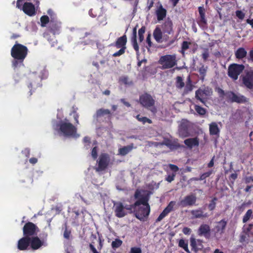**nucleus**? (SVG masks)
I'll return each mask as SVG.
<instances>
[{
  "label": "nucleus",
  "instance_id": "c756f323",
  "mask_svg": "<svg viewBox=\"0 0 253 253\" xmlns=\"http://www.w3.org/2000/svg\"><path fill=\"white\" fill-rule=\"evenodd\" d=\"M127 42V37L126 35H124L123 36L118 38L115 43V46L117 48L120 47H126V45Z\"/></svg>",
  "mask_w": 253,
  "mask_h": 253
},
{
  "label": "nucleus",
  "instance_id": "f704fd0d",
  "mask_svg": "<svg viewBox=\"0 0 253 253\" xmlns=\"http://www.w3.org/2000/svg\"><path fill=\"white\" fill-rule=\"evenodd\" d=\"M133 149V144L124 146L119 149V154L122 156H125L130 152Z\"/></svg>",
  "mask_w": 253,
  "mask_h": 253
},
{
  "label": "nucleus",
  "instance_id": "a19ab883",
  "mask_svg": "<svg viewBox=\"0 0 253 253\" xmlns=\"http://www.w3.org/2000/svg\"><path fill=\"white\" fill-rule=\"evenodd\" d=\"M217 200L216 197H214L210 201L208 205V208L210 211H212L215 209Z\"/></svg>",
  "mask_w": 253,
  "mask_h": 253
},
{
  "label": "nucleus",
  "instance_id": "e2e57ef3",
  "mask_svg": "<svg viewBox=\"0 0 253 253\" xmlns=\"http://www.w3.org/2000/svg\"><path fill=\"white\" fill-rule=\"evenodd\" d=\"M202 58L204 61H206L209 57L208 49H206L202 54Z\"/></svg>",
  "mask_w": 253,
  "mask_h": 253
},
{
  "label": "nucleus",
  "instance_id": "49530a36",
  "mask_svg": "<svg viewBox=\"0 0 253 253\" xmlns=\"http://www.w3.org/2000/svg\"><path fill=\"white\" fill-rule=\"evenodd\" d=\"M136 118L138 121L142 122L143 124H145L146 123H148L149 124L152 123L151 120L146 117H141L140 115H137Z\"/></svg>",
  "mask_w": 253,
  "mask_h": 253
},
{
  "label": "nucleus",
  "instance_id": "a211bd4d",
  "mask_svg": "<svg viewBox=\"0 0 253 253\" xmlns=\"http://www.w3.org/2000/svg\"><path fill=\"white\" fill-rule=\"evenodd\" d=\"M114 207L115 215L117 217H123L127 214V212L125 210L124 206L122 202H118L114 203Z\"/></svg>",
  "mask_w": 253,
  "mask_h": 253
},
{
  "label": "nucleus",
  "instance_id": "603ef678",
  "mask_svg": "<svg viewBox=\"0 0 253 253\" xmlns=\"http://www.w3.org/2000/svg\"><path fill=\"white\" fill-rule=\"evenodd\" d=\"M215 91L218 93L220 98H223L225 96L227 99V91L225 92L222 88L219 87L216 88Z\"/></svg>",
  "mask_w": 253,
  "mask_h": 253
},
{
  "label": "nucleus",
  "instance_id": "bb28decb",
  "mask_svg": "<svg viewBox=\"0 0 253 253\" xmlns=\"http://www.w3.org/2000/svg\"><path fill=\"white\" fill-rule=\"evenodd\" d=\"M184 143L188 148L191 149L193 147L199 146V139L197 137L188 138L184 141Z\"/></svg>",
  "mask_w": 253,
  "mask_h": 253
},
{
  "label": "nucleus",
  "instance_id": "a878e982",
  "mask_svg": "<svg viewBox=\"0 0 253 253\" xmlns=\"http://www.w3.org/2000/svg\"><path fill=\"white\" fill-rule=\"evenodd\" d=\"M137 25L133 29L132 37L131 38V42L135 51L138 52L139 47L137 42Z\"/></svg>",
  "mask_w": 253,
  "mask_h": 253
},
{
  "label": "nucleus",
  "instance_id": "c03bdc74",
  "mask_svg": "<svg viewBox=\"0 0 253 253\" xmlns=\"http://www.w3.org/2000/svg\"><path fill=\"white\" fill-rule=\"evenodd\" d=\"M120 81L125 85H132L133 84L132 81L130 80L127 76H122L120 78Z\"/></svg>",
  "mask_w": 253,
  "mask_h": 253
},
{
  "label": "nucleus",
  "instance_id": "c9c22d12",
  "mask_svg": "<svg viewBox=\"0 0 253 253\" xmlns=\"http://www.w3.org/2000/svg\"><path fill=\"white\" fill-rule=\"evenodd\" d=\"M188 242L187 240L183 239H180L178 241V247L182 248L187 253H191L188 249Z\"/></svg>",
  "mask_w": 253,
  "mask_h": 253
},
{
  "label": "nucleus",
  "instance_id": "9b49d317",
  "mask_svg": "<svg viewBox=\"0 0 253 253\" xmlns=\"http://www.w3.org/2000/svg\"><path fill=\"white\" fill-rule=\"evenodd\" d=\"M240 78L242 79L243 84L249 89L253 88V68H251L249 70L245 71V74L242 75Z\"/></svg>",
  "mask_w": 253,
  "mask_h": 253
},
{
  "label": "nucleus",
  "instance_id": "3c124183",
  "mask_svg": "<svg viewBox=\"0 0 253 253\" xmlns=\"http://www.w3.org/2000/svg\"><path fill=\"white\" fill-rule=\"evenodd\" d=\"M169 213V212L166 209H164L160 213L158 217L156 219V222H159L161 221L164 218L168 215Z\"/></svg>",
  "mask_w": 253,
  "mask_h": 253
},
{
  "label": "nucleus",
  "instance_id": "4be33fe9",
  "mask_svg": "<svg viewBox=\"0 0 253 253\" xmlns=\"http://www.w3.org/2000/svg\"><path fill=\"white\" fill-rule=\"evenodd\" d=\"M198 234L200 236H204L206 239H209L211 236V229L209 225L201 224L198 230Z\"/></svg>",
  "mask_w": 253,
  "mask_h": 253
},
{
  "label": "nucleus",
  "instance_id": "2f4dec72",
  "mask_svg": "<svg viewBox=\"0 0 253 253\" xmlns=\"http://www.w3.org/2000/svg\"><path fill=\"white\" fill-rule=\"evenodd\" d=\"M247 55V51L244 47H239L235 52V57L238 59H243Z\"/></svg>",
  "mask_w": 253,
  "mask_h": 253
},
{
  "label": "nucleus",
  "instance_id": "39448f33",
  "mask_svg": "<svg viewBox=\"0 0 253 253\" xmlns=\"http://www.w3.org/2000/svg\"><path fill=\"white\" fill-rule=\"evenodd\" d=\"M175 54H167L160 57L158 63L162 65L163 70L170 69L177 65Z\"/></svg>",
  "mask_w": 253,
  "mask_h": 253
},
{
  "label": "nucleus",
  "instance_id": "864d4df0",
  "mask_svg": "<svg viewBox=\"0 0 253 253\" xmlns=\"http://www.w3.org/2000/svg\"><path fill=\"white\" fill-rule=\"evenodd\" d=\"M175 201H170L168 205L165 208L169 213L173 210L174 206L175 205Z\"/></svg>",
  "mask_w": 253,
  "mask_h": 253
},
{
  "label": "nucleus",
  "instance_id": "8fccbe9b",
  "mask_svg": "<svg viewBox=\"0 0 253 253\" xmlns=\"http://www.w3.org/2000/svg\"><path fill=\"white\" fill-rule=\"evenodd\" d=\"M207 67H205L204 65H203L201 67H200L199 69V73L201 76V79L202 80H204L205 77L207 73Z\"/></svg>",
  "mask_w": 253,
  "mask_h": 253
},
{
  "label": "nucleus",
  "instance_id": "6e6d98bb",
  "mask_svg": "<svg viewBox=\"0 0 253 253\" xmlns=\"http://www.w3.org/2000/svg\"><path fill=\"white\" fill-rule=\"evenodd\" d=\"M212 173L211 171H209L205 173H203L200 175L199 177V179H201V180H203L206 179L207 177H209Z\"/></svg>",
  "mask_w": 253,
  "mask_h": 253
},
{
  "label": "nucleus",
  "instance_id": "393cba45",
  "mask_svg": "<svg viewBox=\"0 0 253 253\" xmlns=\"http://www.w3.org/2000/svg\"><path fill=\"white\" fill-rule=\"evenodd\" d=\"M95 115L96 118L107 116V118L109 120H111L112 117V113L109 109L101 108L96 111Z\"/></svg>",
  "mask_w": 253,
  "mask_h": 253
},
{
  "label": "nucleus",
  "instance_id": "6ab92c4d",
  "mask_svg": "<svg viewBox=\"0 0 253 253\" xmlns=\"http://www.w3.org/2000/svg\"><path fill=\"white\" fill-rule=\"evenodd\" d=\"M161 144L166 145L171 150H176L183 147L178 143V140L176 138L173 140L166 139L162 142Z\"/></svg>",
  "mask_w": 253,
  "mask_h": 253
},
{
  "label": "nucleus",
  "instance_id": "6e6552de",
  "mask_svg": "<svg viewBox=\"0 0 253 253\" xmlns=\"http://www.w3.org/2000/svg\"><path fill=\"white\" fill-rule=\"evenodd\" d=\"M227 100L230 102L245 104L249 102V99L240 93H235L232 91H227Z\"/></svg>",
  "mask_w": 253,
  "mask_h": 253
},
{
  "label": "nucleus",
  "instance_id": "f03ea898",
  "mask_svg": "<svg viewBox=\"0 0 253 253\" xmlns=\"http://www.w3.org/2000/svg\"><path fill=\"white\" fill-rule=\"evenodd\" d=\"M59 131L64 136L78 137L77 128L72 124L66 121H61L58 125Z\"/></svg>",
  "mask_w": 253,
  "mask_h": 253
},
{
  "label": "nucleus",
  "instance_id": "de8ad7c7",
  "mask_svg": "<svg viewBox=\"0 0 253 253\" xmlns=\"http://www.w3.org/2000/svg\"><path fill=\"white\" fill-rule=\"evenodd\" d=\"M146 28L145 26H142L138 32V40L139 42H142L144 40V34L145 32Z\"/></svg>",
  "mask_w": 253,
  "mask_h": 253
},
{
  "label": "nucleus",
  "instance_id": "e433bc0d",
  "mask_svg": "<svg viewBox=\"0 0 253 253\" xmlns=\"http://www.w3.org/2000/svg\"><path fill=\"white\" fill-rule=\"evenodd\" d=\"M141 201H138L137 200L132 205H126L125 207V210H128L129 211V213H132L134 212L133 210H135V209L136 207L140 206V203H143V202H140Z\"/></svg>",
  "mask_w": 253,
  "mask_h": 253
},
{
  "label": "nucleus",
  "instance_id": "79ce46f5",
  "mask_svg": "<svg viewBox=\"0 0 253 253\" xmlns=\"http://www.w3.org/2000/svg\"><path fill=\"white\" fill-rule=\"evenodd\" d=\"M191 42L187 41H183L181 44L180 53L184 56L185 51L189 48Z\"/></svg>",
  "mask_w": 253,
  "mask_h": 253
},
{
  "label": "nucleus",
  "instance_id": "680f3d73",
  "mask_svg": "<svg viewBox=\"0 0 253 253\" xmlns=\"http://www.w3.org/2000/svg\"><path fill=\"white\" fill-rule=\"evenodd\" d=\"M71 231L68 230L67 228H66V229L64 232L63 236L65 239L69 240L70 239V236L71 235Z\"/></svg>",
  "mask_w": 253,
  "mask_h": 253
},
{
  "label": "nucleus",
  "instance_id": "c85d7f7f",
  "mask_svg": "<svg viewBox=\"0 0 253 253\" xmlns=\"http://www.w3.org/2000/svg\"><path fill=\"white\" fill-rule=\"evenodd\" d=\"M193 87L194 86L192 84L190 76L189 75L186 79V81L185 84L183 93L186 94L189 93L193 90Z\"/></svg>",
  "mask_w": 253,
  "mask_h": 253
},
{
  "label": "nucleus",
  "instance_id": "dca6fc26",
  "mask_svg": "<svg viewBox=\"0 0 253 253\" xmlns=\"http://www.w3.org/2000/svg\"><path fill=\"white\" fill-rule=\"evenodd\" d=\"M61 23L57 21L51 20L47 27V31L54 35H58L60 33Z\"/></svg>",
  "mask_w": 253,
  "mask_h": 253
},
{
  "label": "nucleus",
  "instance_id": "72a5a7b5",
  "mask_svg": "<svg viewBox=\"0 0 253 253\" xmlns=\"http://www.w3.org/2000/svg\"><path fill=\"white\" fill-rule=\"evenodd\" d=\"M154 38L157 42H162V32L159 27H156L153 32Z\"/></svg>",
  "mask_w": 253,
  "mask_h": 253
},
{
  "label": "nucleus",
  "instance_id": "4468645a",
  "mask_svg": "<svg viewBox=\"0 0 253 253\" xmlns=\"http://www.w3.org/2000/svg\"><path fill=\"white\" fill-rule=\"evenodd\" d=\"M197 197L194 194L186 196L183 199L180 201V204L182 207L192 206L195 205Z\"/></svg>",
  "mask_w": 253,
  "mask_h": 253
},
{
  "label": "nucleus",
  "instance_id": "7c9ffc66",
  "mask_svg": "<svg viewBox=\"0 0 253 253\" xmlns=\"http://www.w3.org/2000/svg\"><path fill=\"white\" fill-rule=\"evenodd\" d=\"M210 134L211 135H218L220 129L215 122H212L209 125Z\"/></svg>",
  "mask_w": 253,
  "mask_h": 253
},
{
  "label": "nucleus",
  "instance_id": "473e14b6",
  "mask_svg": "<svg viewBox=\"0 0 253 253\" xmlns=\"http://www.w3.org/2000/svg\"><path fill=\"white\" fill-rule=\"evenodd\" d=\"M167 10L163 7L162 5H160L159 8L156 11V15L157 19L161 21L164 19L166 16Z\"/></svg>",
  "mask_w": 253,
  "mask_h": 253
},
{
  "label": "nucleus",
  "instance_id": "4d7b16f0",
  "mask_svg": "<svg viewBox=\"0 0 253 253\" xmlns=\"http://www.w3.org/2000/svg\"><path fill=\"white\" fill-rule=\"evenodd\" d=\"M97 147L95 146L91 150V156L92 157L94 160L96 159L97 158L98 155H97Z\"/></svg>",
  "mask_w": 253,
  "mask_h": 253
},
{
  "label": "nucleus",
  "instance_id": "4c0bfd02",
  "mask_svg": "<svg viewBox=\"0 0 253 253\" xmlns=\"http://www.w3.org/2000/svg\"><path fill=\"white\" fill-rule=\"evenodd\" d=\"M253 218V211L252 209L248 210L245 215L243 217V222L246 223L250 219H252Z\"/></svg>",
  "mask_w": 253,
  "mask_h": 253
},
{
  "label": "nucleus",
  "instance_id": "f8f14e48",
  "mask_svg": "<svg viewBox=\"0 0 253 253\" xmlns=\"http://www.w3.org/2000/svg\"><path fill=\"white\" fill-rule=\"evenodd\" d=\"M29 79L30 83L28 86L30 89L29 96H31L32 94V91H34L37 88L42 86L41 81L42 78L37 76L36 74H33Z\"/></svg>",
  "mask_w": 253,
  "mask_h": 253
},
{
  "label": "nucleus",
  "instance_id": "bf43d9fd",
  "mask_svg": "<svg viewBox=\"0 0 253 253\" xmlns=\"http://www.w3.org/2000/svg\"><path fill=\"white\" fill-rule=\"evenodd\" d=\"M236 15L241 20H243L245 17V13L241 10H237L236 11Z\"/></svg>",
  "mask_w": 253,
  "mask_h": 253
},
{
  "label": "nucleus",
  "instance_id": "13d9d810",
  "mask_svg": "<svg viewBox=\"0 0 253 253\" xmlns=\"http://www.w3.org/2000/svg\"><path fill=\"white\" fill-rule=\"evenodd\" d=\"M129 253H142V250L139 247H132Z\"/></svg>",
  "mask_w": 253,
  "mask_h": 253
},
{
  "label": "nucleus",
  "instance_id": "0e129e2a",
  "mask_svg": "<svg viewBox=\"0 0 253 253\" xmlns=\"http://www.w3.org/2000/svg\"><path fill=\"white\" fill-rule=\"evenodd\" d=\"M145 195H145L144 196H145ZM143 196V195H141V192L139 190H138V189L136 190L134 195V197L135 199H137V200H138Z\"/></svg>",
  "mask_w": 253,
  "mask_h": 253
},
{
  "label": "nucleus",
  "instance_id": "7ed1b4c3",
  "mask_svg": "<svg viewBox=\"0 0 253 253\" xmlns=\"http://www.w3.org/2000/svg\"><path fill=\"white\" fill-rule=\"evenodd\" d=\"M139 102L143 107L150 110L153 114L157 113V110L155 106V100L149 93L145 92L140 95Z\"/></svg>",
  "mask_w": 253,
  "mask_h": 253
},
{
  "label": "nucleus",
  "instance_id": "ea45409f",
  "mask_svg": "<svg viewBox=\"0 0 253 253\" xmlns=\"http://www.w3.org/2000/svg\"><path fill=\"white\" fill-rule=\"evenodd\" d=\"M164 33L171 34L173 32L172 25L171 23H165L163 28Z\"/></svg>",
  "mask_w": 253,
  "mask_h": 253
},
{
  "label": "nucleus",
  "instance_id": "338daca9",
  "mask_svg": "<svg viewBox=\"0 0 253 253\" xmlns=\"http://www.w3.org/2000/svg\"><path fill=\"white\" fill-rule=\"evenodd\" d=\"M24 2V0H17L16 2V7H17L18 9L22 10V7Z\"/></svg>",
  "mask_w": 253,
  "mask_h": 253
},
{
  "label": "nucleus",
  "instance_id": "f3484780",
  "mask_svg": "<svg viewBox=\"0 0 253 253\" xmlns=\"http://www.w3.org/2000/svg\"><path fill=\"white\" fill-rule=\"evenodd\" d=\"M178 132L179 136L185 138L190 136L189 125L187 121H183L181 123L179 128Z\"/></svg>",
  "mask_w": 253,
  "mask_h": 253
},
{
  "label": "nucleus",
  "instance_id": "09e8293b",
  "mask_svg": "<svg viewBox=\"0 0 253 253\" xmlns=\"http://www.w3.org/2000/svg\"><path fill=\"white\" fill-rule=\"evenodd\" d=\"M41 23V26L42 27H44L46 26V24L48 23H49V18L48 16L47 15H43L41 17L40 19Z\"/></svg>",
  "mask_w": 253,
  "mask_h": 253
},
{
  "label": "nucleus",
  "instance_id": "20e7f679",
  "mask_svg": "<svg viewBox=\"0 0 253 253\" xmlns=\"http://www.w3.org/2000/svg\"><path fill=\"white\" fill-rule=\"evenodd\" d=\"M28 51L26 46L16 42L11 48V55L14 59L23 61L27 55Z\"/></svg>",
  "mask_w": 253,
  "mask_h": 253
},
{
  "label": "nucleus",
  "instance_id": "aec40b11",
  "mask_svg": "<svg viewBox=\"0 0 253 253\" xmlns=\"http://www.w3.org/2000/svg\"><path fill=\"white\" fill-rule=\"evenodd\" d=\"M190 243L192 250L195 253L202 251L204 248L203 241L201 239H196L191 237L190 238Z\"/></svg>",
  "mask_w": 253,
  "mask_h": 253
},
{
  "label": "nucleus",
  "instance_id": "2eb2a0df",
  "mask_svg": "<svg viewBox=\"0 0 253 253\" xmlns=\"http://www.w3.org/2000/svg\"><path fill=\"white\" fill-rule=\"evenodd\" d=\"M30 248L34 251L37 250L43 246H45L44 242L41 240L37 235L30 238Z\"/></svg>",
  "mask_w": 253,
  "mask_h": 253
},
{
  "label": "nucleus",
  "instance_id": "ddd939ff",
  "mask_svg": "<svg viewBox=\"0 0 253 253\" xmlns=\"http://www.w3.org/2000/svg\"><path fill=\"white\" fill-rule=\"evenodd\" d=\"M199 16L197 19V23L200 27L205 28L207 27L208 23L206 17V10L204 6L198 7Z\"/></svg>",
  "mask_w": 253,
  "mask_h": 253
},
{
  "label": "nucleus",
  "instance_id": "cd10ccee",
  "mask_svg": "<svg viewBox=\"0 0 253 253\" xmlns=\"http://www.w3.org/2000/svg\"><path fill=\"white\" fill-rule=\"evenodd\" d=\"M227 225V221L223 219L217 222L215 229L216 233H219L220 235L222 234L225 231Z\"/></svg>",
  "mask_w": 253,
  "mask_h": 253
},
{
  "label": "nucleus",
  "instance_id": "5fc2aeb1",
  "mask_svg": "<svg viewBox=\"0 0 253 253\" xmlns=\"http://www.w3.org/2000/svg\"><path fill=\"white\" fill-rule=\"evenodd\" d=\"M120 49L119 50L115 52L113 54V57L120 56L123 55L125 52L126 47H120Z\"/></svg>",
  "mask_w": 253,
  "mask_h": 253
},
{
  "label": "nucleus",
  "instance_id": "69168bd1",
  "mask_svg": "<svg viewBox=\"0 0 253 253\" xmlns=\"http://www.w3.org/2000/svg\"><path fill=\"white\" fill-rule=\"evenodd\" d=\"M23 62V61H21L20 60L14 59L12 61V67L15 68L19 66V64H22Z\"/></svg>",
  "mask_w": 253,
  "mask_h": 253
},
{
  "label": "nucleus",
  "instance_id": "b1692460",
  "mask_svg": "<svg viewBox=\"0 0 253 253\" xmlns=\"http://www.w3.org/2000/svg\"><path fill=\"white\" fill-rule=\"evenodd\" d=\"M193 218H205L209 216L207 212H204L202 208L193 210L190 211Z\"/></svg>",
  "mask_w": 253,
  "mask_h": 253
},
{
  "label": "nucleus",
  "instance_id": "0eeeda50",
  "mask_svg": "<svg viewBox=\"0 0 253 253\" xmlns=\"http://www.w3.org/2000/svg\"><path fill=\"white\" fill-rule=\"evenodd\" d=\"M23 236L30 238L37 235L40 231L39 227L32 222H26L23 227Z\"/></svg>",
  "mask_w": 253,
  "mask_h": 253
},
{
  "label": "nucleus",
  "instance_id": "774afa93",
  "mask_svg": "<svg viewBox=\"0 0 253 253\" xmlns=\"http://www.w3.org/2000/svg\"><path fill=\"white\" fill-rule=\"evenodd\" d=\"M248 60L249 62L253 63V48L249 51Z\"/></svg>",
  "mask_w": 253,
  "mask_h": 253
},
{
  "label": "nucleus",
  "instance_id": "423d86ee",
  "mask_svg": "<svg viewBox=\"0 0 253 253\" xmlns=\"http://www.w3.org/2000/svg\"><path fill=\"white\" fill-rule=\"evenodd\" d=\"M244 69L245 66L243 64L232 63L228 66L227 75L232 80L236 81Z\"/></svg>",
  "mask_w": 253,
  "mask_h": 253
},
{
  "label": "nucleus",
  "instance_id": "58836bf2",
  "mask_svg": "<svg viewBox=\"0 0 253 253\" xmlns=\"http://www.w3.org/2000/svg\"><path fill=\"white\" fill-rule=\"evenodd\" d=\"M175 86L178 89H182L185 86V83L182 78L180 76H177L176 78Z\"/></svg>",
  "mask_w": 253,
  "mask_h": 253
},
{
  "label": "nucleus",
  "instance_id": "5701e85b",
  "mask_svg": "<svg viewBox=\"0 0 253 253\" xmlns=\"http://www.w3.org/2000/svg\"><path fill=\"white\" fill-rule=\"evenodd\" d=\"M22 10L27 15L32 16L36 14L35 5L31 2H25L23 4Z\"/></svg>",
  "mask_w": 253,
  "mask_h": 253
},
{
  "label": "nucleus",
  "instance_id": "f257e3e1",
  "mask_svg": "<svg viewBox=\"0 0 253 253\" xmlns=\"http://www.w3.org/2000/svg\"><path fill=\"white\" fill-rule=\"evenodd\" d=\"M149 200V194L142 196L138 201H143V203H140L144 207H139L137 210H133L135 217L141 221H144L147 218L150 212V206L148 203Z\"/></svg>",
  "mask_w": 253,
  "mask_h": 253
},
{
  "label": "nucleus",
  "instance_id": "412c9836",
  "mask_svg": "<svg viewBox=\"0 0 253 253\" xmlns=\"http://www.w3.org/2000/svg\"><path fill=\"white\" fill-rule=\"evenodd\" d=\"M30 238L23 236L17 242V249L20 251H25L30 247Z\"/></svg>",
  "mask_w": 253,
  "mask_h": 253
},
{
  "label": "nucleus",
  "instance_id": "052dcab7",
  "mask_svg": "<svg viewBox=\"0 0 253 253\" xmlns=\"http://www.w3.org/2000/svg\"><path fill=\"white\" fill-rule=\"evenodd\" d=\"M175 176V173H173L171 174L168 175L165 178L166 180H167L169 182H171L174 179V177Z\"/></svg>",
  "mask_w": 253,
  "mask_h": 253
},
{
  "label": "nucleus",
  "instance_id": "37998d69",
  "mask_svg": "<svg viewBox=\"0 0 253 253\" xmlns=\"http://www.w3.org/2000/svg\"><path fill=\"white\" fill-rule=\"evenodd\" d=\"M194 109L196 112L200 116L205 115L207 112V110L206 109H205L203 107H202L201 106L198 105H195Z\"/></svg>",
  "mask_w": 253,
  "mask_h": 253
},
{
  "label": "nucleus",
  "instance_id": "9d476101",
  "mask_svg": "<svg viewBox=\"0 0 253 253\" xmlns=\"http://www.w3.org/2000/svg\"><path fill=\"white\" fill-rule=\"evenodd\" d=\"M110 156L107 153H101L97 161L98 166L96 169L97 171H101L105 170L110 163Z\"/></svg>",
  "mask_w": 253,
  "mask_h": 253
},
{
  "label": "nucleus",
  "instance_id": "1a4fd4ad",
  "mask_svg": "<svg viewBox=\"0 0 253 253\" xmlns=\"http://www.w3.org/2000/svg\"><path fill=\"white\" fill-rule=\"evenodd\" d=\"M212 93V89L209 87H205L203 89L199 88L195 92V97L201 103L205 104L207 97L211 96Z\"/></svg>",
  "mask_w": 253,
  "mask_h": 253
},
{
  "label": "nucleus",
  "instance_id": "a18cd8bd",
  "mask_svg": "<svg viewBox=\"0 0 253 253\" xmlns=\"http://www.w3.org/2000/svg\"><path fill=\"white\" fill-rule=\"evenodd\" d=\"M123 241L120 239H115L114 241L112 242L111 246L113 249L116 250L122 246Z\"/></svg>",
  "mask_w": 253,
  "mask_h": 253
}]
</instances>
